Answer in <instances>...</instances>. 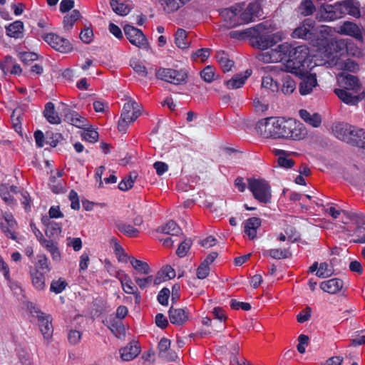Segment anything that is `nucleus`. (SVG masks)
Instances as JSON below:
<instances>
[{
  "mask_svg": "<svg viewBox=\"0 0 365 365\" xmlns=\"http://www.w3.org/2000/svg\"><path fill=\"white\" fill-rule=\"evenodd\" d=\"M67 286L68 283L66 279L60 277L58 279H53L51 281L50 291L58 294L65 290Z\"/></svg>",
  "mask_w": 365,
  "mask_h": 365,
  "instance_id": "obj_45",
  "label": "nucleus"
},
{
  "mask_svg": "<svg viewBox=\"0 0 365 365\" xmlns=\"http://www.w3.org/2000/svg\"><path fill=\"white\" fill-rule=\"evenodd\" d=\"M241 7L240 15L241 19L244 24L255 21V19L262 16V10L260 4L254 1L247 5L240 4Z\"/></svg>",
  "mask_w": 365,
  "mask_h": 365,
  "instance_id": "obj_13",
  "label": "nucleus"
},
{
  "mask_svg": "<svg viewBox=\"0 0 365 365\" xmlns=\"http://www.w3.org/2000/svg\"><path fill=\"white\" fill-rule=\"evenodd\" d=\"M314 6L311 0H303L299 7L301 14L308 16L312 14Z\"/></svg>",
  "mask_w": 365,
  "mask_h": 365,
  "instance_id": "obj_54",
  "label": "nucleus"
},
{
  "mask_svg": "<svg viewBox=\"0 0 365 365\" xmlns=\"http://www.w3.org/2000/svg\"><path fill=\"white\" fill-rule=\"evenodd\" d=\"M66 246L71 247L75 252H78L83 247L82 240L80 237H67L66 240Z\"/></svg>",
  "mask_w": 365,
  "mask_h": 365,
  "instance_id": "obj_55",
  "label": "nucleus"
},
{
  "mask_svg": "<svg viewBox=\"0 0 365 365\" xmlns=\"http://www.w3.org/2000/svg\"><path fill=\"white\" fill-rule=\"evenodd\" d=\"M18 192V187L15 185H9L7 183L0 184V197L9 206L13 207L16 204L12 194Z\"/></svg>",
  "mask_w": 365,
  "mask_h": 365,
  "instance_id": "obj_20",
  "label": "nucleus"
},
{
  "mask_svg": "<svg viewBox=\"0 0 365 365\" xmlns=\"http://www.w3.org/2000/svg\"><path fill=\"white\" fill-rule=\"evenodd\" d=\"M166 14H171L180 9L184 3L182 0H155Z\"/></svg>",
  "mask_w": 365,
  "mask_h": 365,
  "instance_id": "obj_35",
  "label": "nucleus"
},
{
  "mask_svg": "<svg viewBox=\"0 0 365 365\" xmlns=\"http://www.w3.org/2000/svg\"><path fill=\"white\" fill-rule=\"evenodd\" d=\"M79 37L85 43H90L93 40V31L90 27H85L80 33Z\"/></svg>",
  "mask_w": 365,
  "mask_h": 365,
  "instance_id": "obj_57",
  "label": "nucleus"
},
{
  "mask_svg": "<svg viewBox=\"0 0 365 365\" xmlns=\"http://www.w3.org/2000/svg\"><path fill=\"white\" fill-rule=\"evenodd\" d=\"M80 17H81L80 12L78 10H73L70 14L66 15L64 17V19H63L64 29L66 30H70L73 27L75 22L77 20H78L80 19Z\"/></svg>",
  "mask_w": 365,
  "mask_h": 365,
  "instance_id": "obj_47",
  "label": "nucleus"
},
{
  "mask_svg": "<svg viewBox=\"0 0 365 365\" xmlns=\"http://www.w3.org/2000/svg\"><path fill=\"white\" fill-rule=\"evenodd\" d=\"M82 129L81 136L85 140L90 143H95L98 140L99 136L98 133L92 126L88 125V126Z\"/></svg>",
  "mask_w": 365,
  "mask_h": 365,
  "instance_id": "obj_42",
  "label": "nucleus"
},
{
  "mask_svg": "<svg viewBox=\"0 0 365 365\" xmlns=\"http://www.w3.org/2000/svg\"><path fill=\"white\" fill-rule=\"evenodd\" d=\"M314 21L307 19L304 21L302 25L297 27L292 34L294 38H300L304 39H311L314 34Z\"/></svg>",
  "mask_w": 365,
  "mask_h": 365,
  "instance_id": "obj_19",
  "label": "nucleus"
},
{
  "mask_svg": "<svg viewBox=\"0 0 365 365\" xmlns=\"http://www.w3.org/2000/svg\"><path fill=\"white\" fill-rule=\"evenodd\" d=\"M24 24L21 21H15L6 26V34L11 38H21L24 36Z\"/></svg>",
  "mask_w": 365,
  "mask_h": 365,
  "instance_id": "obj_33",
  "label": "nucleus"
},
{
  "mask_svg": "<svg viewBox=\"0 0 365 365\" xmlns=\"http://www.w3.org/2000/svg\"><path fill=\"white\" fill-rule=\"evenodd\" d=\"M272 153L278 157L277 162L280 167L290 168L294 165V162L289 158L290 153L279 149H274Z\"/></svg>",
  "mask_w": 365,
  "mask_h": 365,
  "instance_id": "obj_34",
  "label": "nucleus"
},
{
  "mask_svg": "<svg viewBox=\"0 0 365 365\" xmlns=\"http://www.w3.org/2000/svg\"><path fill=\"white\" fill-rule=\"evenodd\" d=\"M4 222L0 223L2 232L6 236L12 240L16 239L15 230L17 228V223L11 214L6 213L4 216Z\"/></svg>",
  "mask_w": 365,
  "mask_h": 365,
  "instance_id": "obj_21",
  "label": "nucleus"
},
{
  "mask_svg": "<svg viewBox=\"0 0 365 365\" xmlns=\"http://www.w3.org/2000/svg\"><path fill=\"white\" fill-rule=\"evenodd\" d=\"M175 277V271L170 266L162 268L155 275V285L160 284L163 282L171 279Z\"/></svg>",
  "mask_w": 365,
  "mask_h": 365,
  "instance_id": "obj_38",
  "label": "nucleus"
},
{
  "mask_svg": "<svg viewBox=\"0 0 365 365\" xmlns=\"http://www.w3.org/2000/svg\"><path fill=\"white\" fill-rule=\"evenodd\" d=\"M317 53L313 56L309 54V49L306 46H299L293 48L289 43H282L274 49L261 52L257 55V59L265 63H276L287 58L285 68L291 73L298 76L301 78L299 91L301 95L310 94L314 88L318 86L317 76L309 71L315 66L325 65L326 63H336L334 56H327L324 62Z\"/></svg>",
  "mask_w": 365,
  "mask_h": 365,
  "instance_id": "obj_1",
  "label": "nucleus"
},
{
  "mask_svg": "<svg viewBox=\"0 0 365 365\" xmlns=\"http://www.w3.org/2000/svg\"><path fill=\"white\" fill-rule=\"evenodd\" d=\"M264 255H269L273 259H280L288 257L289 252L287 250L282 249H271L266 250Z\"/></svg>",
  "mask_w": 365,
  "mask_h": 365,
  "instance_id": "obj_52",
  "label": "nucleus"
},
{
  "mask_svg": "<svg viewBox=\"0 0 365 365\" xmlns=\"http://www.w3.org/2000/svg\"><path fill=\"white\" fill-rule=\"evenodd\" d=\"M114 251L119 262L126 263L129 260V258L131 257L128 256L124 249L118 242H115L114 244Z\"/></svg>",
  "mask_w": 365,
  "mask_h": 365,
  "instance_id": "obj_56",
  "label": "nucleus"
},
{
  "mask_svg": "<svg viewBox=\"0 0 365 365\" xmlns=\"http://www.w3.org/2000/svg\"><path fill=\"white\" fill-rule=\"evenodd\" d=\"M247 187L255 200L262 203H269L272 198V190L269 182L262 178H250Z\"/></svg>",
  "mask_w": 365,
  "mask_h": 365,
  "instance_id": "obj_7",
  "label": "nucleus"
},
{
  "mask_svg": "<svg viewBox=\"0 0 365 365\" xmlns=\"http://www.w3.org/2000/svg\"><path fill=\"white\" fill-rule=\"evenodd\" d=\"M283 65H269L262 68L265 73H270L274 76H279L282 78V86L281 91L284 94L289 95L296 89L294 80L288 74L289 73Z\"/></svg>",
  "mask_w": 365,
  "mask_h": 365,
  "instance_id": "obj_8",
  "label": "nucleus"
},
{
  "mask_svg": "<svg viewBox=\"0 0 365 365\" xmlns=\"http://www.w3.org/2000/svg\"><path fill=\"white\" fill-rule=\"evenodd\" d=\"M298 341L297 351L300 354H304L309 344V337L305 334H300L298 337Z\"/></svg>",
  "mask_w": 365,
  "mask_h": 365,
  "instance_id": "obj_62",
  "label": "nucleus"
},
{
  "mask_svg": "<svg viewBox=\"0 0 365 365\" xmlns=\"http://www.w3.org/2000/svg\"><path fill=\"white\" fill-rule=\"evenodd\" d=\"M268 73L267 76H264L262 78V86L264 88H268V89L271 90L272 91H277L279 86L277 83V79L274 80L273 78V76H274V75H273L272 73ZM277 76H275V77H277Z\"/></svg>",
  "mask_w": 365,
  "mask_h": 365,
  "instance_id": "obj_48",
  "label": "nucleus"
},
{
  "mask_svg": "<svg viewBox=\"0 0 365 365\" xmlns=\"http://www.w3.org/2000/svg\"><path fill=\"white\" fill-rule=\"evenodd\" d=\"M36 317L38 318V326L44 338L48 339L53 333L51 317L41 312H37Z\"/></svg>",
  "mask_w": 365,
  "mask_h": 365,
  "instance_id": "obj_23",
  "label": "nucleus"
},
{
  "mask_svg": "<svg viewBox=\"0 0 365 365\" xmlns=\"http://www.w3.org/2000/svg\"><path fill=\"white\" fill-rule=\"evenodd\" d=\"M141 347L138 341H133L119 349L120 359L130 361L135 359L140 353Z\"/></svg>",
  "mask_w": 365,
  "mask_h": 365,
  "instance_id": "obj_18",
  "label": "nucleus"
},
{
  "mask_svg": "<svg viewBox=\"0 0 365 365\" xmlns=\"http://www.w3.org/2000/svg\"><path fill=\"white\" fill-rule=\"evenodd\" d=\"M170 346V341L166 338H162L158 343V349L159 351V356L161 357L169 350Z\"/></svg>",
  "mask_w": 365,
  "mask_h": 365,
  "instance_id": "obj_61",
  "label": "nucleus"
},
{
  "mask_svg": "<svg viewBox=\"0 0 365 365\" xmlns=\"http://www.w3.org/2000/svg\"><path fill=\"white\" fill-rule=\"evenodd\" d=\"M349 143L365 149V130L353 125Z\"/></svg>",
  "mask_w": 365,
  "mask_h": 365,
  "instance_id": "obj_32",
  "label": "nucleus"
},
{
  "mask_svg": "<svg viewBox=\"0 0 365 365\" xmlns=\"http://www.w3.org/2000/svg\"><path fill=\"white\" fill-rule=\"evenodd\" d=\"M17 355L21 365H34L32 354L29 349H19Z\"/></svg>",
  "mask_w": 365,
  "mask_h": 365,
  "instance_id": "obj_44",
  "label": "nucleus"
},
{
  "mask_svg": "<svg viewBox=\"0 0 365 365\" xmlns=\"http://www.w3.org/2000/svg\"><path fill=\"white\" fill-rule=\"evenodd\" d=\"M141 106L135 101L129 100L122 109L118 128L120 132L125 133L128 127L131 125L141 115Z\"/></svg>",
  "mask_w": 365,
  "mask_h": 365,
  "instance_id": "obj_6",
  "label": "nucleus"
},
{
  "mask_svg": "<svg viewBox=\"0 0 365 365\" xmlns=\"http://www.w3.org/2000/svg\"><path fill=\"white\" fill-rule=\"evenodd\" d=\"M337 82L342 88H336L334 93L344 103L356 105L359 101L361 83L357 77L350 74H340Z\"/></svg>",
  "mask_w": 365,
  "mask_h": 365,
  "instance_id": "obj_4",
  "label": "nucleus"
},
{
  "mask_svg": "<svg viewBox=\"0 0 365 365\" xmlns=\"http://www.w3.org/2000/svg\"><path fill=\"white\" fill-rule=\"evenodd\" d=\"M252 75V70L247 69L243 73H237L226 82L229 89H237L243 86L247 78Z\"/></svg>",
  "mask_w": 365,
  "mask_h": 365,
  "instance_id": "obj_26",
  "label": "nucleus"
},
{
  "mask_svg": "<svg viewBox=\"0 0 365 365\" xmlns=\"http://www.w3.org/2000/svg\"><path fill=\"white\" fill-rule=\"evenodd\" d=\"M112 9L115 13L120 16H125L130 12L128 6L119 1L118 4L113 5Z\"/></svg>",
  "mask_w": 365,
  "mask_h": 365,
  "instance_id": "obj_60",
  "label": "nucleus"
},
{
  "mask_svg": "<svg viewBox=\"0 0 365 365\" xmlns=\"http://www.w3.org/2000/svg\"><path fill=\"white\" fill-rule=\"evenodd\" d=\"M155 276L148 275L146 277H135V282L142 289L150 287L152 284H155Z\"/></svg>",
  "mask_w": 365,
  "mask_h": 365,
  "instance_id": "obj_53",
  "label": "nucleus"
},
{
  "mask_svg": "<svg viewBox=\"0 0 365 365\" xmlns=\"http://www.w3.org/2000/svg\"><path fill=\"white\" fill-rule=\"evenodd\" d=\"M175 43L180 49H185L190 46L187 34L185 30L178 29L175 34Z\"/></svg>",
  "mask_w": 365,
  "mask_h": 365,
  "instance_id": "obj_40",
  "label": "nucleus"
},
{
  "mask_svg": "<svg viewBox=\"0 0 365 365\" xmlns=\"http://www.w3.org/2000/svg\"><path fill=\"white\" fill-rule=\"evenodd\" d=\"M334 31L341 35L349 36L356 39L362 38V32L360 27L351 21H344L336 26Z\"/></svg>",
  "mask_w": 365,
  "mask_h": 365,
  "instance_id": "obj_17",
  "label": "nucleus"
},
{
  "mask_svg": "<svg viewBox=\"0 0 365 365\" xmlns=\"http://www.w3.org/2000/svg\"><path fill=\"white\" fill-rule=\"evenodd\" d=\"M240 11V4H236L230 8L222 9L220 14L227 26L236 27L244 24L242 19H241Z\"/></svg>",
  "mask_w": 365,
  "mask_h": 365,
  "instance_id": "obj_11",
  "label": "nucleus"
},
{
  "mask_svg": "<svg viewBox=\"0 0 365 365\" xmlns=\"http://www.w3.org/2000/svg\"><path fill=\"white\" fill-rule=\"evenodd\" d=\"M299 114L302 119L314 128H317L321 125L322 118L318 113H311L307 110L301 109L299 111Z\"/></svg>",
  "mask_w": 365,
  "mask_h": 365,
  "instance_id": "obj_37",
  "label": "nucleus"
},
{
  "mask_svg": "<svg viewBox=\"0 0 365 365\" xmlns=\"http://www.w3.org/2000/svg\"><path fill=\"white\" fill-rule=\"evenodd\" d=\"M260 225V218L255 217H250L245 222L244 231L250 239L253 240L256 237L257 229Z\"/></svg>",
  "mask_w": 365,
  "mask_h": 365,
  "instance_id": "obj_29",
  "label": "nucleus"
},
{
  "mask_svg": "<svg viewBox=\"0 0 365 365\" xmlns=\"http://www.w3.org/2000/svg\"><path fill=\"white\" fill-rule=\"evenodd\" d=\"M134 183V180L131 175L123 179L118 184V187L120 190L126 191L130 189Z\"/></svg>",
  "mask_w": 365,
  "mask_h": 365,
  "instance_id": "obj_64",
  "label": "nucleus"
},
{
  "mask_svg": "<svg viewBox=\"0 0 365 365\" xmlns=\"http://www.w3.org/2000/svg\"><path fill=\"white\" fill-rule=\"evenodd\" d=\"M216 59L224 73L231 71L234 62L230 59L229 56L224 51H220L216 53Z\"/></svg>",
  "mask_w": 365,
  "mask_h": 365,
  "instance_id": "obj_39",
  "label": "nucleus"
},
{
  "mask_svg": "<svg viewBox=\"0 0 365 365\" xmlns=\"http://www.w3.org/2000/svg\"><path fill=\"white\" fill-rule=\"evenodd\" d=\"M169 319L173 324L182 325L189 319V312L185 309H173L169 310Z\"/></svg>",
  "mask_w": 365,
  "mask_h": 365,
  "instance_id": "obj_24",
  "label": "nucleus"
},
{
  "mask_svg": "<svg viewBox=\"0 0 365 365\" xmlns=\"http://www.w3.org/2000/svg\"><path fill=\"white\" fill-rule=\"evenodd\" d=\"M117 227L120 232L129 237H136L138 236V230L129 224L119 223L117 225Z\"/></svg>",
  "mask_w": 365,
  "mask_h": 365,
  "instance_id": "obj_46",
  "label": "nucleus"
},
{
  "mask_svg": "<svg viewBox=\"0 0 365 365\" xmlns=\"http://www.w3.org/2000/svg\"><path fill=\"white\" fill-rule=\"evenodd\" d=\"M38 35L57 51L66 53L73 49L72 44L68 39L54 33H39Z\"/></svg>",
  "mask_w": 365,
  "mask_h": 365,
  "instance_id": "obj_9",
  "label": "nucleus"
},
{
  "mask_svg": "<svg viewBox=\"0 0 365 365\" xmlns=\"http://www.w3.org/2000/svg\"><path fill=\"white\" fill-rule=\"evenodd\" d=\"M334 135L339 140L349 143L353 125L344 123H338L332 128Z\"/></svg>",
  "mask_w": 365,
  "mask_h": 365,
  "instance_id": "obj_22",
  "label": "nucleus"
},
{
  "mask_svg": "<svg viewBox=\"0 0 365 365\" xmlns=\"http://www.w3.org/2000/svg\"><path fill=\"white\" fill-rule=\"evenodd\" d=\"M257 130L266 138H291L297 140L303 139L307 135L303 124L292 118L281 117H268L259 120Z\"/></svg>",
  "mask_w": 365,
  "mask_h": 365,
  "instance_id": "obj_2",
  "label": "nucleus"
},
{
  "mask_svg": "<svg viewBox=\"0 0 365 365\" xmlns=\"http://www.w3.org/2000/svg\"><path fill=\"white\" fill-rule=\"evenodd\" d=\"M43 115L46 119L51 124H60L61 122V117L56 112L53 103L48 102L46 104Z\"/></svg>",
  "mask_w": 365,
  "mask_h": 365,
  "instance_id": "obj_36",
  "label": "nucleus"
},
{
  "mask_svg": "<svg viewBox=\"0 0 365 365\" xmlns=\"http://www.w3.org/2000/svg\"><path fill=\"white\" fill-rule=\"evenodd\" d=\"M115 277L120 281L122 289L126 294H132L135 293V287L128 274L120 270L117 272Z\"/></svg>",
  "mask_w": 365,
  "mask_h": 365,
  "instance_id": "obj_30",
  "label": "nucleus"
},
{
  "mask_svg": "<svg viewBox=\"0 0 365 365\" xmlns=\"http://www.w3.org/2000/svg\"><path fill=\"white\" fill-rule=\"evenodd\" d=\"M58 110L63 113L65 120L71 125L79 128H85V127L88 126V121L85 117L81 116L76 111L70 110L63 103H61Z\"/></svg>",
  "mask_w": 365,
  "mask_h": 365,
  "instance_id": "obj_14",
  "label": "nucleus"
},
{
  "mask_svg": "<svg viewBox=\"0 0 365 365\" xmlns=\"http://www.w3.org/2000/svg\"><path fill=\"white\" fill-rule=\"evenodd\" d=\"M345 43L343 41H334L331 42L330 44L327 46V48H324L323 49H319L318 53H319L320 57H322V61L324 62L325 60H327V56H331V58L334 56V62L336 63L329 64V66H339L341 69L350 71V72H356L359 69V66L357 63L351 59H346L342 63L339 62V56L343 53V51L345 48Z\"/></svg>",
  "mask_w": 365,
  "mask_h": 365,
  "instance_id": "obj_5",
  "label": "nucleus"
},
{
  "mask_svg": "<svg viewBox=\"0 0 365 365\" xmlns=\"http://www.w3.org/2000/svg\"><path fill=\"white\" fill-rule=\"evenodd\" d=\"M156 76L160 80L179 85L185 82L187 76L184 70L160 68L157 71Z\"/></svg>",
  "mask_w": 365,
  "mask_h": 365,
  "instance_id": "obj_10",
  "label": "nucleus"
},
{
  "mask_svg": "<svg viewBox=\"0 0 365 365\" xmlns=\"http://www.w3.org/2000/svg\"><path fill=\"white\" fill-rule=\"evenodd\" d=\"M202 78L206 82L210 83L214 80L215 72L212 66L205 67L200 73Z\"/></svg>",
  "mask_w": 365,
  "mask_h": 365,
  "instance_id": "obj_59",
  "label": "nucleus"
},
{
  "mask_svg": "<svg viewBox=\"0 0 365 365\" xmlns=\"http://www.w3.org/2000/svg\"><path fill=\"white\" fill-rule=\"evenodd\" d=\"M130 66L140 76L145 77L147 76V69L144 64L138 60H133L130 62Z\"/></svg>",
  "mask_w": 365,
  "mask_h": 365,
  "instance_id": "obj_58",
  "label": "nucleus"
},
{
  "mask_svg": "<svg viewBox=\"0 0 365 365\" xmlns=\"http://www.w3.org/2000/svg\"><path fill=\"white\" fill-rule=\"evenodd\" d=\"M348 215V217L358 225L357 227L354 231V235L356 239L353 240L355 243H365V227L363 225H365V216L362 213L356 212H344Z\"/></svg>",
  "mask_w": 365,
  "mask_h": 365,
  "instance_id": "obj_15",
  "label": "nucleus"
},
{
  "mask_svg": "<svg viewBox=\"0 0 365 365\" xmlns=\"http://www.w3.org/2000/svg\"><path fill=\"white\" fill-rule=\"evenodd\" d=\"M42 222L43 225L47 227L46 233L50 231L51 235H58L61 232V227L59 224L50 222L49 218L47 217H43L42 218Z\"/></svg>",
  "mask_w": 365,
  "mask_h": 365,
  "instance_id": "obj_51",
  "label": "nucleus"
},
{
  "mask_svg": "<svg viewBox=\"0 0 365 365\" xmlns=\"http://www.w3.org/2000/svg\"><path fill=\"white\" fill-rule=\"evenodd\" d=\"M344 282L339 278H333L327 281H324L320 284V288L325 292L331 294L338 293L341 290Z\"/></svg>",
  "mask_w": 365,
  "mask_h": 365,
  "instance_id": "obj_27",
  "label": "nucleus"
},
{
  "mask_svg": "<svg viewBox=\"0 0 365 365\" xmlns=\"http://www.w3.org/2000/svg\"><path fill=\"white\" fill-rule=\"evenodd\" d=\"M46 273L38 269L30 272V277L33 287L38 291L44 290L46 287Z\"/></svg>",
  "mask_w": 365,
  "mask_h": 365,
  "instance_id": "obj_31",
  "label": "nucleus"
},
{
  "mask_svg": "<svg viewBox=\"0 0 365 365\" xmlns=\"http://www.w3.org/2000/svg\"><path fill=\"white\" fill-rule=\"evenodd\" d=\"M229 36L232 38L238 40L252 38L254 39L252 43L260 49H267L283 38L282 34L277 32L273 34H268L262 24L243 30L230 31Z\"/></svg>",
  "mask_w": 365,
  "mask_h": 365,
  "instance_id": "obj_3",
  "label": "nucleus"
},
{
  "mask_svg": "<svg viewBox=\"0 0 365 365\" xmlns=\"http://www.w3.org/2000/svg\"><path fill=\"white\" fill-rule=\"evenodd\" d=\"M340 9H341L342 16L344 14H349L354 17L360 16L359 3L356 0H345L341 2H339Z\"/></svg>",
  "mask_w": 365,
  "mask_h": 365,
  "instance_id": "obj_25",
  "label": "nucleus"
},
{
  "mask_svg": "<svg viewBox=\"0 0 365 365\" xmlns=\"http://www.w3.org/2000/svg\"><path fill=\"white\" fill-rule=\"evenodd\" d=\"M333 274L334 269L332 266L327 262L320 263L316 273L317 276L320 278L329 277Z\"/></svg>",
  "mask_w": 365,
  "mask_h": 365,
  "instance_id": "obj_49",
  "label": "nucleus"
},
{
  "mask_svg": "<svg viewBox=\"0 0 365 365\" xmlns=\"http://www.w3.org/2000/svg\"><path fill=\"white\" fill-rule=\"evenodd\" d=\"M341 9L339 2L334 5H324L319 10L317 18L320 21L336 20L342 17Z\"/></svg>",
  "mask_w": 365,
  "mask_h": 365,
  "instance_id": "obj_16",
  "label": "nucleus"
},
{
  "mask_svg": "<svg viewBox=\"0 0 365 365\" xmlns=\"http://www.w3.org/2000/svg\"><path fill=\"white\" fill-rule=\"evenodd\" d=\"M63 173V170H58L55 175H51L50 177L48 185L51 190L56 194L61 193L64 190V182L61 178Z\"/></svg>",
  "mask_w": 365,
  "mask_h": 365,
  "instance_id": "obj_28",
  "label": "nucleus"
},
{
  "mask_svg": "<svg viewBox=\"0 0 365 365\" xmlns=\"http://www.w3.org/2000/svg\"><path fill=\"white\" fill-rule=\"evenodd\" d=\"M37 58V55L32 52H22L19 53L20 60L26 64H29L30 62L36 61Z\"/></svg>",
  "mask_w": 365,
  "mask_h": 365,
  "instance_id": "obj_63",
  "label": "nucleus"
},
{
  "mask_svg": "<svg viewBox=\"0 0 365 365\" xmlns=\"http://www.w3.org/2000/svg\"><path fill=\"white\" fill-rule=\"evenodd\" d=\"M34 269H38L44 273L49 272L51 267L48 262V259L45 255H38L36 267Z\"/></svg>",
  "mask_w": 365,
  "mask_h": 365,
  "instance_id": "obj_50",
  "label": "nucleus"
},
{
  "mask_svg": "<svg viewBox=\"0 0 365 365\" xmlns=\"http://www.w3.org/2000/svg\"><path fill=\"white\" fill-rule=\"evenodd\" d=\"M129 262L133 268L139 274H149L151 272L148 264L145 262L137 259L133 257L129 258Z\"/></svg>",
  "mask_w": 365,
  "mask_h": 365,
  "instance_id": "obj_41",
  "label": "nucleus"
},
{
  "mask_svg": "<svg viewBox=\"0 0 365 365\" xmlns=\"http://www.w3.org/2000/svg\"><path fill=\"white\" fill-rule=\"evenodd\" d=\"M125 35L130 43L140 48H146L148 40L142 31L131 25H125L123 28Z\"/></svg>",
  "mask_w": 365,
  "mask_h": 365,
  "instance_id": "obj_12",
  "label": "nucleus"
},
{
  "mask_svg": "<svg viewBox=\"0 0 365 365\" xmlns=\"http://www.w3.org/2000/svg\"><path fill=\"white\" fill-rule=\"evenodd\" d=\"M180 230L177 223L173 220L168 222L165 225L158 228L159 232L172 235H178Z\"/></svg>",
  "mask_w": 365,
  "mask_h": 365,
  "instance_id": "obj_43",
  "label": "nucleus"
}]
</instances>
